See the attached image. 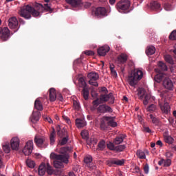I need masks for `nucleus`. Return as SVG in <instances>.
Segmentation results:
<instances>
[{"instance_id":"obj_1","label":"nucleus","mask_w":176,"mask_h":176,"mask_svg":"<svg viewBox=\"0 0 176 176\" xmlns=\"http://www.w3.org/2000/svg\"><path fill=\"white\" fill-rule=\"evenodd\" d=\"M45 10L47 12H52V9L50 8L48 3L45 4V8L41 3L35 4V8H32L31 6H23L19 11V14L21 17H23L24 19H30L32 16L34 17H38L41 14V11Z\"/></svg>"},{"instance_id":"obj_2","label":"nucleus","mask_w":176,"mask_h":176,"mask_svg":"<svg viewBox=\"0 0 176 176\" xmlns=\"http://www.w3.org/2000/svg\"><path fill=\"white\" fill-rule=\"evenodd\" d=\"M51 158L53 160H55L54 161V167L55 168H63V164L65 163L66 164L69 162V154H55L54 153H51L50 155Z\"/></svg>"},{"instance_id":"obj_3","label":"nucleus","mask_w":176,"mask_h":176,"mask_svg":"<svg viewBox=\"0 0 176 176\" xmlns=\"http://www.w3.org/2000/svg\"><path fill=\"white\" fill-rule=\"evenodd\" d=\"M144 74L141 70H135L131 72V74L129 76L128 82L129 86L135 87L138 81L142 80Z\"/></svg>"},{"instance_id":"obj_4","label":"nucleus","mask_w":176,"mask_h":176,"mask_svg":"<svg viewBox=\"0 0 176 176\" xmlns=\"http://www.w3.org/2000/svg\"><path fill=\"white\" fill-rule=\"evenodd\" d=\"M131 2L129 0H120L116 5V9L120 13L130 12Z\"/></svg>"},{"instance_id":"obj_5","label":"nucleus","mask_w":176,"mask_h":176,"mask_svg":"<svg viewBox=\"0 0 176 176\" xmlns=\"http://www.w3.org/2000/svg\"><path fill=\"white\" fill-rule=\"evenodd\" d=\"M66 2L72 8L77 9H82V6L86 9L91 7V3H82L81 0H66Z\"/></svg>"},{"instance_id":"obj_6","label":"nucleus","mask_w":176,"mask_h":176,"mask_svg":"<svg viewBox=\"0 0 176 176\" xmlns=\"http://www.w3.org/2000/svg\"><path fill=\"white\" fill-rule=\"evenodd\" d=\"M78 87L82 88V94L83 98H85V100H87L88 97L89 96V91H88L87 88V82H85V77L78 78Z\"/></svg>"},{"instance_id":"obj_7","label":"nucleus","mask_w":176,"mask_h":176,"mask_svg":"<svg viewBox=\"0 0 176 176\" xmlns=\"http://www.w3.org/2000/svg\"><path fill=\"white\" fill-rule=\"evenodd\" d=\"M8 28H10V30H14V32H16L19 30V23L18 22V19L16 17L12 16L10 18L8 21Z\"/></svg>"},{"instance_id":"obj_8","label":"nucleus","mask_w":176,"mask_h":176,"mask_svg":"<svg viewBox=\"0 0 176 176\" xmlns=\"http://www.w3.org/2000/svg\"><path fill=\"white\" fill-rule=\"evenodd\" d=\"M87 77L89 78V84L91 86L98 87V83L96 82L99 79V75L94 72H90Z\"/></svg>"},{"instance_id":"obj_9","label":"nucleus","mask_w":176,"mask_h":176,"mask_svg":"<svg viewBox=\"0 0 176 176\" xmlns=\"http://www.w3.org/2000/svg\"><path fill=\"white\" fill-rule=\"evenodd\" d=\"M34 143L38 148H46L49 144L47 143V139L45 138H34Z\"/></svg>"},{"instance_id":"obj_10","label":"nucleus","mask_w":176,"mask_h":176,"mask_svg":"<svg viewBox=\"0 0 176 176\" xmlns=\"http://www.w3.org/2000/svg\"><path fill=\"white\" fill-rule=\"evenodd\" d=\"M113 110L112 108L106 104H102L97 107V113H112Z\"/></svg>"},{"instance_id":"obj_11","label":"nucleus","mask_w":176,"mask_h":176,"mask_svg":"<svg viewBox=\"0 0 176 176\" xmlns=\"http://www.w3.org/2000/svg\"><path fill=\"white\" fill-rule=\"evenodd\" d=\"M114 100L113 94L112 93H109V94H101V96H100V100L104 102L109 101V104H114Z\"/></svg>"},{"instance_id":"obj_12","label":"nucleus","mask_w":176,"mask_h":176,"mask_svg":"<svg viewBox=\"0 0 176 176\" xmlns=\"http://www.w3.org/2000/svg\"><path fill=\"white\" fill-rule=\"evenodd\" d=\"M33 151V141L29 140L26 142V145L24 146V148L23 149V153L24 155L29 156L30 154H32V151Z\"/></svg>"},{"instance_id":"obj_13","label":"nucleus","mask_w":176,"mask_h":176,"mask_svg":"<svg viewBox=\"0 0 176 176\" xmlns=\"http://www.w3.org/2000/svg\"><path fill=\"white\" fill-rule=\"evenodd\" d=\"M107 166L111 167L116 166H123L124 165V160H118L117 158H112L107 161Z\"/></svg>"},{"instance_id":"obj_14","label":"nucleus","mask_w":176,"mask_h":176,"mask_svg":"<svg viewBox=\"0 0 176 176\" xmlns=\"http://www.w3.org/2000/svg\"><path fill=\"white\" fill-rule=\"evenodd\" d=\"M0 38L2 41H7L10 38V30L8 28H0Z\"/></svg>"},{"instance_id":"obj_15","label":"nucleus","mask_w":176,"mask_h":176,"mask_svg":"<svg viewBox=\"0 0 176 176\" xmlns=\"http://www.w3.org/2000/svg\"><path fill=\"white\" fill-rule=\"evenodd\" d=\"M19 146H20V140L19 138H18V137H14L13 138H11V140H10L11 149L14 151H18L19 150Z\"/></svg>"},{"instance_id":"obj_16","label":"nucleus","mask_w":176,"mask_h":176,"mask_svg":"<svg viewBox=\"0 0 176 176\" xmlns=\"http://www.w3.org/2000/svg\"><path fill=\"white\" fill-rule=\"evenodd\" d=\"M128 55L125 53H121L120 55L118 56L117 59L116 60V62H117L118 64H125L126 62L128 60Z\"/></svg>"},{"instance_id":"obj_17","label":"nucleus","mask_w":176,"mask_h":176,"mask_svg":"<svg viewBox=\"0 0 176 176\" xmlns=\"http://www.w3.org/2000/svg\"><path fill=\"white\" fill-rule=\"evenodd\" d=\"M94 15L96 16H107V10L105 8L99 7L94 10Z\"/></svg>"},{"instance_id":"obj_18","label":"nucleus","mask_w":176,"mask_h":176,"mask_svg":"<svg viewBox=\"0 0 176 176\" xmlns=\"http://www.w3.org/2000/svg\"><path fill=\"white\" fill-rule=\"evenodd\" d=\"M163 86L167 90L171 91L173 89V84L172 83L171 80L167 77H166L163 81Z\"/></svg>"},{"instance_id":"obj_19","label":"nucleus","mask_w":176,"mask_h":176,"mask_svg":"<svg viewBox=\"0 0 176 176\" xmlns=\"http://www.w3.org/2000/svg\"><path fill=\"white\" fill-rule=\"evenodd\" d=\"M109 47L107 45H104L100 47L98 50H97V54H98L99 56H104L107 54V52H109Z\"/></svg>"},{"instance_id":"obj_20","label":"nucleus","mask_w":176,"mask_h":176,"mask_svg":"<svg viewBox=\"0 0 176 176\" xmlns=\"http://www.w3.org/2000/svg\"><path fill=\"white\" fill-rule=\"evenodd\" d=\"M100 128L102 130H107L109 128L108 116L102 117L101 123L100 124Z\"/></svg>"},{"instance_id":"obj_21","label":"nucleus","mask_w":176,"mask_h":176,"mask_svg":"<svg viewBox=\"0 0 176 176\" xmlns=\"http://www.w3.org/2000/svg\"><path fill=\"white\" fill-rule=\"evenodd\" d=\"M171 163H172V161L170 159L167 158L166 160H164L162 158L160 160H159L158 165L160 166L163 165L164 167L168 168L169 166H170Z\"/></svg>"},{"instance_id":"obj_22","label":"nucleus","mask_w":176,"mask_h":176,"mask_svg":"<svg viewBox=\"0 0 176 176\" xmlns=\"http://www.w3.org/2000/svg\"><path fill=\"white\" fill-rule=\"evenodd\" d=\"M76 126L78 129L83 128L87 126V122H85V119L82 118H77L75 120Z\"/></svg>"},{"instance_id":"obj_23","label":"nucleus","mask_w":176,"mask_h":176,"mask_svg":"<svg viewBox=\"0 0 176 176\" xmlns=\"http://www.w3.org/2000/svg\"><path fill=\"white\" fill-rule=\"evenodd\" d=\"M50 94V102H55L56 99L57 98V94H56V90L54 88H50L48 91Z\"/></svg>"},{"instance_id":"obj_24","label":"nucleus","mask_w":176,"mask_h":176,"mask_svg":"<svg viewBox=\"0 0 176 176\" xmlns=\"http://www.w3.org/2000/svg\"><path fill=\"white\" fill-rule=\"evenodd\" d=\"M126 135L125 134H121L120 136H118L114 139L113 143L116 145H119L120 144H122L124 139L126 138Z\"/></svg>"},{"instance_id":"obj_25","label":"nucleus","mask_w":176,"mask_h":176,"mask_svg":"<svg viewBox=\"0 0 176 176\" xmlns=\"http://www.w3.org/2000/svg\"><path fill=\"white\" fill-rule=\"evenodd\" d=\"M157 70L158 73L162 74L163 72L168 71V67L164 63L159 62Z\"/></svg>"},{"instance_id":"obj_26","label":"nucleus","mask_w":176,"mask_h":176,"mask_svg":"<svg viewBox=\"0 0 176 176\" xmlns=\"http://www.w3.org/2000/svg\"><path fill=\"white\" fill-rule=\"evenodd\" d=\"M46 173V168L45 166V164L43 163L40 165L39 168H38V175L39 176H44Z\"/></svg>"},{"instance_id":"obj_27","label":"nucleus","mask_w":176,"mask_h":176,"mask_svg":"<svg viewBox=\"0 0 176 176\" xmlns=\"http://www.w3.org/2000/svg\"><path fill=\"white\" fill-rule=\"evenodd\" d=\"M40 118H41V112H38V111L32 112V123L38 122Z\"/></svg>"},{"instance_id":"obj_28","label":"nucleus","mask_w":176,"mask_h":176,"mask_svg":"<svg viewBox=\"0 0 176 176\" xmlns=\"http://www.w3.org/2000/svg\"><path fill=\"white\" fill-rule=\"evenodd\" d=\"M34 108L35 109H37V111H43V105L42 104V102L41 100H38L36 99L34 102Z\"/></svg>"},{"instance_id":"obj_29","label":"nucleus","mask_w":176,"mask_h":176,"mask_svg":"<svg viewBox=\"0 0 176 176\" xmlns=\"http://www.w3.org/2000/svg\"><path fill=\"white\" fill-rule=\"evenodd\" d=\"M160 109L162 112L164 113L168 114L170 110L169 105L168 103H164V105L160 104Z\"/></svg>"},{"instance_id":"obj_30","label":"nucleus","mask_w":176,"mask_h":176,"mask_svg":"<svg viewBox=\"0 0 176 176\" xmlns=\"http://www.w3.org/2000/svg\"><path fill=\"white\" fill-rule=\"evenodd\" d=\"M45 167L48 175H52L53 174H54V170H53L52 167L50 166V163H47V164H45Z\"/></svg>"},{"instance_id":"obj_31","label":"nucleus","mask_w":176,"mask_h":176,"mask_svg":"<svg viewBox=\"0 0 176 176\" xmlns=\"http://www.w3.org/2000/svg\"><path fill=\"white\" fill-rule=\"evenodd\" d=\"M155 53V48L154 46H148L147 47V50H146V54L147 56H152L153 54H154Z\"/></svg>"},{"instance_id":"obj_32","label":"nucleus","mask_w":176,"mask_h":176,"mask_svg":"<svg viewBox=\"0 0 176 176\" xmlns=\"http://www.w3.org/2000/svg\"><path fill=\"white\" fill-rule=\"evenodd\" d=\"M108 122H109V127L115 128L118 126L116 122L114 121V118L111 116H108Z\"/></svg>"},{"instance_id":"obj_33","label":"nucleus","mask_w":176,"mask_h":176,"mask_svg":"<svg viewBox=\"0 0 176 176\" xmlns=\"http://www.w3.org/2000/svg\"><path fill=\"white\" fill-rule=\"evenodd\" d=\"M137 91H138V96H139V99L142 100L144 98V96H146L145 89L144 88H138Z\"/></svg>"},{"instance_id":"obj_34","label":"nucleus","mask_w":176,"mask_h":176,"mask_svg":"<svg viewBox=\"0 0 176 176\" xmlns=\"http://www.w3.org/2000/svg\"><path fill=\"white\" fill-rule=\"evenodd\" d=\"M165 77L164 76V74L162 73H159L158 74H156L155 76V81L157 83H160L162 80H165Z\"/></svg>"},{"instance_id":"obj_35","label":"nucleus","mask_w":176,"mask_h":176,"mask_svg":"<svg viewBox=\"0 0 176 176\" xmlns=\"http://www.w3.org/2000/svg\"><path fill=\"white\" fill-rule=\"evenodd\" d=\"M56 131L53 128L52 132L50 135V144L54 145L55 144Z\"/></svg>"},{"instance_id":"obj_36","label":"nucleus","mask_w":176,"mask_h":176,"mask_svg":"<svg viewBox=\"0 0 176 176\" xmlns=\"http://www.w3.org/2000/svg\"><path fill=\"white\" fill-rule=\"evenodd\" d=\"M151 8L153 10H157L160 8V4L157 1H151Z\"/></svg>"},{"instance_id":"obj_37","label":"nucleus","mask_w":176,"mask_h":176,"mask_svg":"<svg viewBox=\"0 0 176 176\" xmlns=\"http://www.w3.org/2000/svg\"><path fill=\"white\" fill-rule=\"evenodd\" d=\"M97 146V150L103 151L106 148V142L104 140L100 141Z\"/></svg>"},{"instance_id":"obj_38","label":"nucleus","mask_w":176,"mask_h":176,"mask_svg":"<svg viewBox=\"0 0 176 176\" xmlns=\"http://www.w3.org/2000/svg\"><path fill=\"white\" fill-rule=\"evenodd\" d=\"M93 106L91 107V111H95L96 110V111L98 112V107H99V100H96L93 101Z\"/></svg>"},{"instance_id":"obj_39","label":"nucleus","mask_w":176,"mask_h":176,"mask_svg":"<svg viewBox=\"0 0 176 176\" xmlns=\"http://www.w3.org/2000/svg\"><path fill=\"white\" fill-rule=\"evenodd\" d=\"M11 148L12 147L10 146L9 143H5L4 144L2 145L3 151L5 152L6 154L10 153Z\"/></svg>"},{"instance_id":"obj_40","label":"nucleus","mask_w":176,"mask_h":176,"mask_svg":"<svg viewBox=\"0 0 176 176\" xmlns=\"http://www.w3.org/2000/svg\"><path fill=\"white\" fill-rule=\"evenodd\" d=\"M125 148H126V146L124 144L118 145V146H116V148H114V150H113V151L122 152L124 150H125Z\"/></svg>"},{"instance_id":"obj_41","label":"nucleus","mask_w":176,"mask_h":176,"mask_svg":"<svg viewBox=\"0 0 176 176\" xmlns=\"http://www.w3.org/2000/svg\"><path fill=\"white\" fill-rule=\"evenodd\" d=\"M136 155L138 158H140V160H144L146 158L145 153L142 152V150H138Z\"/></svg>"},{"instance_id":"obj_42","label":"nucleus","mask_w":176,"mask_h":176,"mask_svg":"<svg viewBox=\"0 0 176 176\" xmlns=\"http://www.w3.org/2000/svg\"><path fill=\"white\" fill-rule=\"evenodd\" d=\"M164 60L166 61L167 63H168L170 65L174 64L173 59L172 58L171 56H170V55L164 56Z\"/></svg>"},{"instance_id":"obj_43","label":"nucleus","mask_w":176,"mask_h":176,"mask_svg":"<svg viewBox=\"0 0 176 176\" xmlns=\"http://www.w3.org/2000/svg\"><path fill=\"white\" fill-rule=\"evenodd\" d=\"M164 142L170 144L173 143V141H174L173 138H172L171 136H168V135L164 136Z\"/></svg>"},{"instance_id":"obj_44","label":"nucleus","mask_w":176,"mask_h":176,"mask_svg":"<svg viewBox=\"0 0 176 176\" xmlns=\"http://www.w3.org/2000/svg\"><path fill=\"white\" fill-rule=\"evenodd\" d=\"M144 97V99L143 100V104H144V106H146L149 103L151 96L149 94H146Z\"/></svg>"},{"instance_id":"obj_45","label":"nucleus","mask_w":176,"mask_h":176,"mask_svg":"<svg viewBox=\"0 0 176 176\" xmlns=\"http://www.w3.org/2000/svg\"><path fill=\"white\" fill-rule=\"evenodd\" d=\"M170 41H176V30H173L168 36Z\"/></svg>"},{"instance_id":"obj_46","label":"nucleus","mask_w":176,"mask_h":176,"mask_svg":"<svg viewBox=\"0 0 176 176\" xmlns=\"http://www.w3.org/2000/svg\"><path fill=\"white\" fill-rule=\"evenodd\" d=\"M148 117L151 120V122L153 124H157L159 123L160 121L158 120V119L157 118H155L154 116H153L152 114H150V116H148Z\"/></svg>"},{"instance_id":"obj_47","label":"nucleus","mask_w":176,"mask_h":176,"mask_svg":"<svg viewBox=\"0 0 176 176\" xmlns=\"http://www.w3.org/2000/svg\"><path fill=\"white\" fill-rule=\"evenodd\" d=\"M93 158L91 155H88L85 157L84 162L86 164H90L92 162Z\"/></svg>"},{"instance_id":"obj_48","label":"nucleus","mask_w":176,"mask_h":176,"mask_svg":"<svg viewBox=\"0 0 176 176\" xmlns=\"http://www.w3.org/2000/svg\"><path fill=\"white\" fill-rule=\"evenodd\" d=\"M147 109L149 112H155L157 109V107L155 104H150V106L148 107Z\"/></svg>"},{"instance_id":"obj_49","label":"nucleus","mask_w":176,"mask_h":176,"mask_svg":"<svg viewBox=\"0 0 176 176\" xmlns=\"http://www.w3.org/2000/svg\"><path fill=\"white\" fill-rule=\"evenodd\" d=\"M73 108H74L76 110L80 109V104L78 101L75 100H73Z\"/></svg>"},{"instance_id":"obj_50","label":"nucleus","mask_w":176,"mask_h":176,"mask_svg":"<svg viewBox=\"0 0 176 176\" xmlns=\"http://www.w3.org/2000/svg\"><path fill=\"white\" fill-rule=\"evenodd\" d=\"M26 164L30 168H34L35 166L34 162L32 160H27Z\"/></svg>"},{"instance_id":"obj_51","label":"nucleus","mask_w":176,"mask_h":176,"mask_svg":"<svg viewBox=\"0 0 176 176\" xmlns=\"http://www.w3.org/2000/svg\"><path fill=\"white\" fill-rule=\"evenodd\" d=\"M80 135L82 139L87 140L88 138V131L87 130H83L81 131Z\"/></svg>"},{"instance_id":"obj_52","label":"nucleus","mask_w":176,"mask_h":176,"mask_svg":"<svg viewBox=\"0 0 176 176\" xmlns=\"http://www.w3.org/2000/svg\"><path fill=\"white\" fill-rule=\"evenodd\" d=\"M107 146L109 150H111V151H113L116 148V146L114 145V143L111 142L107 143Z\"/></svg>"},{"instance_id":"obj_53","label":"nucleus","mask_w":176,"mask_h":176,"mask_svg":"<svg viewBox=\"0 0 176 176\" xmlns=\"http://www.w3.org/2000/svg\"><path fill=\"white\" fill-rule=\"evenodd\" d=\"M84 54L86 56H94L95 55V53L92 50H86Z\"/></svg>"},{"instance_id":"obj_54","label":"nucleus","mask_w":176,"mask_h":176,"mask_svg":"<svg viewBox=\"0 0 176 176\" xmlns=\"http://www.w3.org/2000/svg\"><path fill=\"white\" fill-rule=\"evenodd\" d=\"M56 131L58 132V135L60 138H63V131H60V127H56Z\"/></svg>"},{"instance_id":"obj_55","label":"nucleus","mask_w":176,"mask_h":176,"mask_svg":"<svg viewBox=\"0 0 176 176\" xmlns=\"http://www.w3.org/2000/svg\"><path fill=\"white\" fill-rule=\"evenodd\" d=\"M143 170L144 171L145 174H148L149 172V166L148 164H145L143 167Z\"/></svg>"},{"instance_id":"obj_56","label":"nucleus","mask_w":176,"mask_h":176,"mask_svg":"<svg viewBox=\"0 0 176 176\" xmlns=\"http://www.w3.org/2000/svg\"><path fill=\"white\" fill-rule=\"evenodd\" d=\"M67 142H68V138H62V140L60 142V144L62 146H63V145H65L67 144Z\"/></svg>"},{"instance_id":"obj_57","label":"nucleus","mask_w":176,"mask_h":176,"mask_svg":"<svg viewBox=\"0 0 176 176\" xmlns=\"http://www.w3.org/2000/svg\"><path fill=\"white\" fill-rule=\"evenodd\" d=\"M111 72V76L114 78H117L118 74H117V72L116 69L114 70H110Z\"/></svg>"},{"instance_id":"obj_58","label":"nucleus","mask_w":176,"mask_h":176,"mask_svg":"<svg viewBox=\"0 0 176 176\" xmlns=\"http://www.w3.org/2000/svg\"><path fill=\"white\" fill-rule=\"evenodd\" d=\"M165 156L166 157V158H170L172 156H173V154H172V153L170 151H167Z\"/></svg>"},{"instance_id":"obj_59","label":"nucleus","mask_w":176,"mask_h":176,"mask_svg":"<svg viewBox=\"0 0 176 176\" xmlns=\"http://www.w3.org/2000/svg\"><path fill=\"white\" fill-rule=\"evenodd\" d=\"M101 91L104 92V94H107V89L105 87H102L101 88Z\"/></svg>"},{"instance_id":"obj_60","label":"nucleus","mask_w":176,"mask_h":176,"mask_svg":"<svg viewBox=\"0 0 176 176\" xmlns=\"http://www.w3.org/2000/svg\"><path fill=\"white\" fill-rule=\"evenodd\" d=\"M144 131L148 133H150L151 132V131L149 127H145L144 128Z\"/></svg>"},{"instance_id":"obj_61","label":"nucleus","mask_w":176,"mask_h":176,"mask_svg":"<svg viewBox=\"0 0 176 176\" xmlns=\"http://www.w3.org/2000/svg\"><path fill=\"white\" fill-rule=\"evenodd\" d=\"M156 144L160 146H163V143L161 142V140H158L157 142H156Z\"/></svg>"},{"instance_id":"obj_62","label":"nucleus","mask_w":176,"mask_h":176,"mask_svg":"<svg viewBox=\"0 0 176 176\" xmlns=\"http://www.w3.org/2000/svg\"><path fill=\"white\" fill-rule=\"evenodd\" d=\"M63 118L65 120H66L67 124H70L71 123V120L67 117L63 116Z\"/></svg>"},{"instance_id":"obj_63","label":"nucleus","mask_w":176,"mask_h":176,"mask_svg":"<svg viewBox=\"0 0 176 176\" xmlns=\"http://www.w3.org/2000/svg\"><path fill=\"white\" fill-rule=\"evenodd\" d=\"M116 3V0H109L110 5H114Z\"/></svg>"},{"instance_id":"obj_64","label":"nucleus","mask_w":176,"mask_h":176,"mask_svg":"<svg viewBox=\"0 0 176 176\" xmlns=\"http://www.w3.org/2000/svg\"><path fill=\"white\" fill-rule=\"evenodd\" d=\"M69 176H75L74 173V172H69Z\"/></svg>"}]
</instances>
